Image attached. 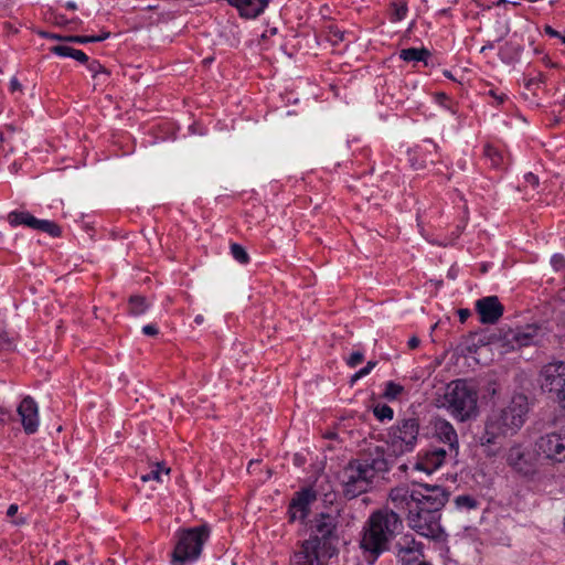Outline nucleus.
I'll use <instances>...</instances> for the list:
<instances>
[{
	"label": "nucleus",
	"mask_w": 565,
	"mask_h": 565,
	"mask_svg": "<svg viewBox=\"0 0 565 565\" xmlns=\"http://www.w3.org/2000/svg\"><path fill=\"white\" fill-rule=\"evenodd\" d=\"M416 489L396 487L390 491L394 507L405 513L407 525L422 536L439 540L444 534L441 510L449 500V491L441 486L414 482Z\"/></svg>",
	"instance_id": "1"
},
{
	"label": "nucleus",
	"mask_w": 565,
	"mask_h": 565,
	"mask_svg": "<svg viewBox=\"0 0 565 565\" xmlns=\"http://www.w3.org/2000/svg\"><path fill=\"white\" fill-rule=\"evenodd\" d=\"M527 412V397L524 394H515L505 407L488 417L483 431L477 437L478 443L486 447L488 456L498 455L505 439L521 429Z\"/></svg>",
	"instance_id": "2"
},
{
	"label": "nucleus",
	"mask_w": 565,
	"mask_h": 565,
	"mask_svg": "<svg viewBox=\"0 0 565 565\" xmlns=\"http://www.w3.org/2000/svg\"><path fill=\"white\" fill-rule=\"evenodd\" d=\"M403 529L401 516L393 510H377L373 512L365 523L360 547L365 559L373 564L379 556L390 550L391 541Z\"/></svg>",
	"instance_id": "3"
},
{
	"label": "nucleus",
	"mask_w": 565,
	"mask_h": 565,
	"mask_svg": "<svg viewBox=\"0 0 565 565\" xmlns=\"http://www.w3.org/2000/svg\"><path fill=\"white\" fill-rule=\"evenodd\" d=\"M210 534L211 527L206 523L179 530L171 555V565H186L195 562L201 556L203 545L210 539Z\"/></svg>",
	"instance_id": "4"
},
{
	"label": "nucleus",
	"mask_w": 565,
	"mask_h": 565,
	"mask_svg": "<svg viewBox=\"0 0 565 565\" xmlns=\"http://www.w3.org/2000/svg\"><path fill=\"white\" fill-rule=\"evenodd\" d=\"M441 406L455 418L465 422L477 411V393L465 381H452L446 387Z\"/></svg>",
	"instance_id": "5"
},
{
	"label": "nucleus",
	"mask_w": 565,
	"mask_h": 565,
	"mask_svg": "<svg viewBox=\"0 0 565 565\" xmlns=\"http://www.w3.org/2000/svg\"><path fill=\"white\" fill-rule=\"evenodd\" d=\"M339 547L330 543H322L317 537H309L302 541L299 548L291 556L292 565H328L337 557Z\"/></svg>",
	"instance_id": "6"
},
{
	"label": "nucleus",
	"mask_w": 565,
	"mask_h": 565,
	"mask_svg": "<svg viewBox=\"0 0 565 565\" xmlns=\"http://www.w3.org/2000/svg\"><path fill=\"white\" fill-rule=\"evenodd\" d=\"M419 424L417 418H404L387 433V451L394 455V458L412 451L417 443Z\"/></svg>",
	"instance_id": "7"
},
{
	"label": "nucleus",
	"mask_w": 565,
	"mask_h": 565,
	"mask_svg": "<svg viewBox=\"0 0 565 565\" xmlns=\"http://www.w3.org/2000/svg\"><path fill=\"white\" fill-rule=\"evenodd\" d=\"M373 479L374 476L363 468L360 461L350 460L343 468L341 477L343 495L351 500L365 493L371 488Z\"/></svg>",
	"instance_id": "8"
},
{
	"label": "nucleus",
	"mask_w": 565,
	"mask_h": 565,
	"mask_svg": "<svg viewBox=\"0 0 565 565\" xmlns=\"http://www.w3.org/2000/svg\"><path fill=\"white\" fill-rule=\"evenodd\" d=\"M534 451L537 457L551 463L565 462V437L562 434L548 433L536 439Z\"/></svg>",
	"instance_id": "9"
},
{
	"label": "nucleus",
	"mask_w": 565,
	"mask_h": 565,
	"mask_svg": "<svg viewBox=\"0 0 565 565\" xmlns=\"http://www.w3.org/2000/svg\"><path fill=\"white\" fill-rule=\"evenodd\" d=\"M339 516L329 513H319L311 521V534L309 537H317L322 543L339 545L338 534Z\"/></svg>",
	"instance_id": "10"
},
{
	"label": "nucleus",
	"mask_w": 565,
	"mask_h": 565,
	"mask_svg": "<svg viewBox=\"0 0 565 565\" xmlns=\"http://www.w3.org/2000/svg\"><path fill=\"white\" fill-rule=\"evenodd\" d=\"M541 386L545 391L555 393L565 409V363L544 366Z\"/></svg>",
	"instance_id": "11"
},
{
	"label": "nucleus",
	"mask_w": 565,
	"mask_h": 565,
	"mask_svg": "<svg viewBox=\"0 0 565 565\" xmlns=\"http://www.w3.org/2000/svg\"><path fill=\"white\" fill-rule=\"evenodd\" d=\"M543 335L542 328L537 324H527L516 329H507L505 345L510 350L521 349L537 343Z\"/></svg>",
	"instance_id": "12"
},
{
	"label": "nucleus",
	"mask_w": 565,
	"mask_h": 565,
	"mask_svg": "<svg viewBox=\"0 0 565 565\" xmlns=\"http://www.w3.org/2000/svg\"><path fill=\"white\" fill-rule=\"evenodd\" d=\"M394 455L388 451L387 455L383 447L375 446L365 449L356 461H360L362 467L370 470L371 475L375 477L376 472H386L390 470Z\"/></svg>",
	"instance_id": "13"
},
{
	"label": "nucleus",
	"mask_w": 565,
	"mask_h": 565,
	"mask_svg": "<svg viewBox=\"0 0 565 565\" xmlns=\"http://www.w3.org/2000/svg\"><path fill=\"white\" fill-rule=\"evenodd\" d=\"M8 221L12 226L25 225L33 230L47 233L52 237L61 235V227L52 221L39 220L29 212L13 211L8 215Z\"/></svg>",
	"instance_id": "14"
},
{
	"label": "nucleus",
	"mask_w": 565,
	"mask_h": 565,
	"mask_svg": "<svg viewBox=\"0 0 565 565\" xmlns=\"http://www.w3.org/2000/svg\"><path fill=\"white\" fill-rule=\"evenodd\" d=\"M397 556L406 565H430L426 561H419L423 557V545L416 542L414 536L404 535L394 545Z\"/></svg>",
	"instance_id": "15"
},
{
	"label": "nucleus",
	"mask_w": 565,
	"mask_h": 565,
	"mask_svg": "<svg viewBox=\"0 0 565 565\" xmlns=\"http://www.w3.org/2000/svg\"><path fill=\"white\" fill-rule=\"evenodd\" d=\"M316 492L310 488H305L296 492L288 510L290 522L305 520L309 513V505L316 500Z\"/></svg>",
	"instance_id": "16"
},
{
	"label": "nucleus",
	"mask_w": 565,
	"mask_h": 565,
	"mask_svg": "<svg viewBox=\"0 0 565 565\" xmlns=\"http://www.w3.org/2000/svg\"><path fill=\"white\" fill-rule=\"evenodd\" d=\"M476 310L482 323L493 324L502 317L504 308L498 297L489 296L477 300Z\"/></svg>",
	"instance_id": "17"
},
{
	"label": "nucleus",
	"mask_w": 565,
	"mask_h": 565,
	"mask_svg": "<svg viewBox=\"0 0 565 565\" xmlns=\"http://www.w3.org/2000/svg\"><path fill=\"white\" fill-rule=\"evenodd\" d=\"M18 414L21 417L23 429L26 434H34L39 426V412L35 401L25 396L18 406Z\"/></svg>",
	"instance_id": "18"
},
{
	"label": "nucleus",
	"mask_w": 565,
	"mask_h": 565,
	"mask_svg": "<svg viewBox=\"0 0 565 565\" xmlns=\"http://www.w3.org/2000/svg\"><path fill=\"white\" fill-rule=\"evenodd\" d=\"M507 461L510 467L524 477H531L536 472L534 463L529 460L519 445L509 449Z\"/></svg>",
	"instance_id": "19"
},
{
	"label": "nucleus",
	"mask_w": 565,
	"mask_h": 565,
	"mask_svg": "<svg viewBox=\"0 0 565 565\" xmlns=\"http://www.w3.org/2000/svg\"><path fill=\"white\" fill-rule=\"evenodd\" d=\"M447 451L440 447H434L425 452L415 463V469L431 473L437 470L445 461Z\"/></svg>",
	"instance_id": "20"
},
{
	"label": "nucleus",
	"mask_w": 565,
	"mask_h": 565,
	"mask_svg": "<svg viewBox=\"0 0 565 565\" xmlns=\"http://www.w3.org/2000/svg\"><path fill=\"white\" fill-rule=\"evenodd\" d=\"M269 0H230V4L237 8L242 17L256 18L268 6Z\"/></svg>",
	"instance_id": "21"
},
{
	"label": "nucleus",
	"mask_w": 565,
	"mask_h": 565,
	"mask_svg": "<svg viewBox=\"0 0 565 565\" xmlns=\"http://www.w3.org/2000/svg\"><path fill=\"white\" fill-rule=\"evenodd\" d=\"M505 335L507 329H499L490 333H481L478 335L477 344L479 345H497L498 349H501L503 352H508V345H505Z\"/></svg>",
	"instance_id": "22"
},
{
	"label": "nucleus",
	"mask_w": 565,
	"mask_h": 565,
	"mask_svg": "<svg viewBox=\"0 0 565 565\" xmlns=\"http://www.w3.org/2000/svg\"><path fill=\"white\" fill-rule=\"evenodd\" d=\"M431 53L425 47L416 49L409 47L404 49L399 52V57L405 62H424L427 65V58L430 57Z\"/></svg>",
	"instance_id": "23"
},
{
	"label": "nucleus",
	"mask_w": 565,
	"mask_h": 565,
	"mask_svg": "<svg viewBox=\"0 0 565 565\" xmlns=\"http://www.w3.org/2000/svg\"><path fill=\"white\" fill-rule=\"evenodd\" d=\"M51 51L56 55L72 57L81 63L88 62V56L83 51L73 49L67 45H55L51 49Z\"/></svg>",
	"instance_id": "24"
},
{
	"label": "nucleus",
	"mask_w": 565,
	"mask_h": 565,
	"mask_svg": "<svg viewBox=\"0 0 565 565\" xmlns=\"http://www.w3.org/2000/svg\"><path fill=\"white\" fill-rule=\"evenodd\" d=\"M438 436L444 443L449 445L450 449H454L457 447V445H458L457 433L449 423H447V422L440 423V425L438 426Z\"/></svg>",
	"instance_id": "25"
},
{
	"label": "nucleus",
	"mask_w": 565,
	"mask_h": 565,
	"mask_svg": "<svg viewBox=\"0 0 565 565\" xmlns=\"http://www.w3.org/2000/svg\"><path fill=\"white\" fill-rule=\"evenodd\" d=\"M150 303L146 297L140 295H134L128 300L129 313L132 316H140L147 311Z\"/></svg>",
	"instance_id": "26"
},
{
	"label": "nucleus",
	"mask_w": 565,
	"mask_h": 565,
	"mask_svg": "<svg viewBox=\"0 0 565 565\" xmlns=\"http://www.w3.org/2000/svg\"><path fill=\"white\" fill-rule=\"evenodd\" d=\"M454 502L459 510L465 511L477 510L480 505V501L470 494L458 495Z\"/></svg>",
	"instance_id": "27"
},
{
	"label": "nucleus",
	"mask_w": 565,
	"mask_h": 565,
	"mask_svg": "<svg viewBox=\"0 0 565 565\" xmlns=\"http://www.w3.org/2000/svg\"><path fill=\"white\" fill-rule=\"evenodd\" d=\"M486 157L491 161V166L493 168H503L505 167L504 157L501 151L495 149L492 146H487L484 148Z\"/></svg>",
	"instance_id": "28"
},
{
	"label": "nucleus",
	"mask_w": 565,
	"mask_h": 565,
	"mask_svg": "<svg viewBox=\"0 0 565 565\" xmlns=\"http://www.w3.org/2000/svg\"><path fill=\"white\" fill-rule=\"evenodd\" d=\"M110 35L109 32H104L103 34L100 35H90V36H87V35H66L65 38V42H71V43H90V42H99V41H104L106 39H108Z\"/></svg>",
	"instance_id": "29"
},
{
	"label": "nucleus",
	"mask_w": 565,
	"mask_h": 565,
	"mask_svg": "<svg viewBox=\"0 0 565 565\" xmlns=\"http://www.w3.org/2000/svg\"><path fill=\"white\" fill-rule=\"evenodd\" d=\"M521 51L522 47L520 44L513 42L505 43V45L501 50L503 61L509 63L515 61Z\"/></svg>",
	"instance_id": "30"
},
{
	"label": "nucleus",
	"mask_w": 565,
	"mask_h": 565,
	"mask_svg": "<svg viewBox=\"0 0 565 565\" xmlns=\"http://www.w3.org/2000/svg\"><path fill=\"white\" fill-rule=\"evenodd\" d=\"M402 393H404V386L393 381H390L385 384L383 397L388 401H393L396 399Z\"/></svg>",
	"instance_id": "31"
},
{
	"label": "nucleus",
	"mask_w": 565,
	"mask_h": 565,
	"mask_svg": "<svg viewBox=\"0 0 565 565\" xmlns=\"http://www.w3.org/2000/svg\"><path fill=\"white\" fill-rule=\"evenodd\" d=\"M373 414L379 420L392 419L394 412L393 408L386 404H377L373 408Z\"/></svg>",
	"instance_id": "32"
},
{
	"label": "nucleus",
	"mask_w": 565,
	"mask_h": 565,
	"mask_svg": "<svg viewBox=\"0 0 565 565\" xmlns=\"http://www.w3.org/2000/svg\"><path fill=\"white\" fill-rule=\"evenodd\" d=\"M231 252H232V255L233 257L241 264H247L249 262V256L247 254V252L245 250V248L237 244V243H233L231 245Z\"/></svg>",
	"instance_id": "33"
},
{
	"label": "nucleus",
	"mask_w": 565,
	"mask_h": 565,
	"mask_svg": "<svg viewBox=\"0 0 565 565\" xmlns=\"http://www.w3.org/2000/svg\"><path fill=\"white\" fill-rule=\"evenodd\" d=\"M88 70L93 73L94 78H98L99 76L108 77L109 72L96 60H93L87 65Z\"/></svg>",
	"instance_id": "34"
},
{
	"label": "nucleus",
	"mask_w": 565,
	"mask_h": 565,
	"mask_svg": "<svg viewBox=\"0 0 565 565\" xmlns=\"http://www.w3.org/2000/svg\"><path fill=\"white\" fill-rule=\"evenodd\" d=\"M393 6H394L393 20L401 21L406 15L407 7L405 3H403L401 6H397L396 3H394Z\"/></svg>",
	"instance_id": "35"
},
{
	"label": "nucleus",
	"mask_w": 565,
	"mask_h": 565,
	"mask_svg": "<svg viewBox=\"0 0 565 565\" xmlns=\"http://www.w3.org/2000/svg\"><path fill=\"white\" fill-rule=\"evenodd\" d=\"M13 339L9 338L7 333H0V350H12Z\"/></svg>",
	"instance_id": "36"
},
{
	"label": "nucleus",
	"mask_w": 565,
	"mask_h": 565,
	"mask_svg": "<svg viewBox=\"0 0 565 565\" xmlns=\"http://www.w3.org/2000/svg\"><path fill=\"white\" fill-rule=\"evenodd\" d=\"M141 480L143 482H148L150 480H156L158 482H161V470L160 469H152L149 473L143 475L141 477Z\"/></svg>",
	"instance_id": "37"
},
{
	"label": "nucleus",
	"mask_w": 565,
	"mask_h": 565,
	"mask_svg": "<svg viewBox=\"0 0 565 565\" xmlns=\"http://www.w3.org/2000/svg\"><path fill=\"white\" fill-rule=\"evenodd\" d=\"M551 264L556 270H561L565 267V257L562 254H555L551 259Z\"/></svg>",
	"instance_id": "38"
},
{
	"label": "nucleus",
	"mask_w": 565,
	"mask_h": 565,
	"mask_svg": "<svg viewBox=\"0 0 565 565\" xmlns=\"http://www.w3.org/2000/svg\"><path fill=\"white\" fill-rule=\"evenodd\" d=\"M364 359V355L363 353L356 351V352H353L349 360H348V365L351 366V367H355L358 364H360Z\"/></svg>",
	"instance_id": "39"
},
{
	"label": "nucleus",
	"mask_w": 565,
	"mask_h": 565,
	"mask_svg": "<svg viewBox=\"0 0 565 565\" xmlns=\"http://www.w3.org/2000/svg\"><path fill=\"white\" fill-rule=\"evenodd\" d=\"M142 332L146 334V335H149V337H154L158 334V329L156 328V326L153 324H148V326H145L142 328Z\"/></svg>",
	"instance_id": "40"
},
{
	"label": "nucleus",
	"mask_w": 565,
	"mask_h": 565,
	"mask_svg": "<svg viewBox=\"0 0 565 565\" xmlns=\"http://www.w3.org/2000/svg\"><path fill=\"white\" fill-rule=\"evenodd\" d=\"M376 365L375 361H369L364 367L360 370V375H367Z\"/></svg>",
	"instance_id": "41"
},
{
	"label": "nucleus",
	"mask_w": 565,
	"mask_h": 565,
	"mask_svg": "<svg viewBox=\"0 0 565 565\" xmlns=\"http://www.w3.org/2000/svg\"><path fill=\"white\" fill-rule=\"evenodd\" d=\"M539 82H541V83L544 82V76L542 73L539 74L537 78L533 77V78L526 79L525 86L527 89H530L533 85L537 84Z\"/></svg>",
	"instance_id": "42"
},
{
	"label": "nucleus",
	"mask_w": 565,
	"mask_h": 565,
	"mask_svg": "<svg viewBox=\"0 0 565 565\" xmlns=\"http://www.w3.org/2000/svg\"><path fill=\"white\" fill-rule=\"evenodd\" d=\"M471 312L469 309H459L458 316L461 323L466 322V320L470 317Z\"/></svg>",
	"instance_id": "43"
},
{
	"label": "nucleus",
	"mask_w": 565,
	"mask_h": 565,
	"mask_svg": "<svg viewBox=\"0 0 565 565\" xmlns=\"http://www.w3.org/2000/svg\"><path fill=\"white\" fill-rule=\"evenodd\" d=\"M40 34L44 38H49V39L57 40V41H64V42H65V38H66V36L60 35V34L46 33V32H40Z\"/></svg>",
	"instance_id": "44"
},
{
	"label": "nucleus",
	"mask_w": 565,
	"mask_h": 565,
	"mask_svg": "<svg viewBox=\"0 0 565 565\" xmlns=\"http://www.w3.org/2000/svg\"><path fill=\"white\" fill-rule=\"evenodd\" d=\"M525 181L531 183L532 185L539 184V178L535 174H533L532 172H529L525 174Z\"/></svg>",
	"instance_id": "45"
},
{
	"label": "nucleus",
	"mask_w": 565,
	"mask_h": 565,
	"mask_svg": "<svg viewBox=\"0 0 565 565\" xmlns=\"http://www.w3.org/2000/svg\"><path fill=\"white\" fill-rule=\"evenodd\" d=\"M544 31L546 34L553 38H561V33L554 30L551 25H545Z\"/></svg>",
	"instance_id": "46"
},
{
	"label": "nucleus",
	"mask_w": 565,
	"mask_h": 565,
	"mask_svg": "<svg viewBox=\"0 0 565 565\" xmlns=\"http://www.w3.org/2000/svg\"><path fill=\"white\" fill-rule=\"evenodd\" d=\"M419 343H420V340L414 335L408 340V348L411 350H414V349L418 348Z\"/></svg>",
	"instance_id": "47"
},
{
	"label": "nucleus",
	"mask_w": 565,
	"mask_h": 565,
	"mask_svg": "<svg viewBox=\"0 0 565 565\" xmlns=\"http://www.w3.org/2000/svg\"><path fill=\"white\" fill-rule=\"evenodd\" d=\"M10 88L12 92H15V90H21L22 89V85L20 84V82L13 77L10 82Z\"/></svg>",
	"instance_id": "48"
},
{
	"label": "nucleus",
	"mask_w": 565,
	"mask_h": 565,
	"mask_svg": "<svg viewBox=\"0 0 565 565\" xmlns=\"http://www.w3.org/2000/svg\"><path fill=\"white\" fill-rule=\"evenodd\" d=\"M153 469H160L161 472H164L166 475H169L171 469L166 467L163 462H156Z\"/></svg>",
	"instance_id": "49"
},
{
	"label": "nucleus",
	"mask_w": 565,
	"mask_h": 565,
	"mask_svg": "<svg viewBox=\"0 0 565 565\" xmlns=\"http://www.w3.org/2000/svg\"><path fill=\"white\" fill-rule=\"evenodd\" d=\"M18 509H19V508H18V505H17V504H11V505L8 508V510H7V515H8L9 518L14 516V515L17 514V512H18Z\"/></svg>",
	"instance_id": "50"
},
{
	"label": "nucleus",
	"mask_w": 565,
	"mask_h": 565,
	"mask_svg": "<svg viewBox=\"0 0 565 565\" xmlns=\"http://www.w3.org/2000/svg\"><path fill=\"white\" fill-rule=\"evenodd\" d=\"M490 94L498 100L499 104H502L505 99V95H495L493 90L490 92Z\"/></svg>",
	"instance_id": "51"
},
{
	"label": "nucleus",
	"mask_w": 565,
	"mask_h": 565,
	"mask_svg": "<svg viewBox=\"0 0 565 565\" xmlns=\"http://www.w3.org/2000/svg\"><path fill=\"white\" fill-rule=\"evenodd\" d=\"M333 36L335 38V39L333 40V42H334V43H335V42H338V41H342V40H343V33H342V32H340V31H335V32L333 33Z\"/></svg>",
	"instance_id": "52"
},
{
	"label": "nucleus",
	"mask_w": 565,
	"mask_h": 565,
	"mask_svg": "<svg viewBox=\"0 0 565 565\" xmlns=\"http://www.w3.org/2000/svg\"><path fill=\"white\" fill-rule=\"evenodd\" d=\"M436 99L437 102L441 103L443 100L447 99V96L444 93H438L436 94Z\"/></svg>",
	"instance_id": "53"
},
{
	"label": "nucleus",
	"mask_w": 565,
	"mask_h": 565,
	"mask_svg": "<svg viewBox=\"0 0 565 565\" xmlns=\"http://www.w3.org/2000/svg\"><path fill=\"white\" fill-rule=\"evenodd\" d=\"M363 377V375H360V371H358L351 379V383L353 384L359 379Z\"/></svg>",
	"instance_id": "54"
},
{
	"label": "nucleus",
	"mask_w": 565,
	"mask_h": 565,
	"mask_svg": "<svg viewBox=\"0 0 565 565\" xmlns=\"http://www.w3.org/2000/svg\"><path fill=\"white\" fill-rule=\"evenodd\" d=\"M66 8L70 9V10H76L77 9V6L75 2H67L66 3Z\"/></svg>",
	"instance_id": "55"
},
{
	"label": "nucleus",
	"mask_w": 565,
	"mask_h": 565,
	"mask_svg": "<svg viewBox=\"0 0 565 565\" xmlns=\"http://www.w3.org/2000/svg\"><path fill=\"white\" fill-rule=\"evenodd\" d=\"M491 49H493V43L489 42L487 45L481 47L480 52H484L486 50H491Z\"/></svg>",
	"instance_id": "56"
},
{
	"label": "nucleus",
	"mask_w": 565,
	"mask_h": 565,
	"mask_svg": "<svg viewBox=\"0 0 565 565\" xmlns=\"http://www.w3.org/2000/svg\"><path fill=\"white\" fill-rule=\"evenodd\" d=\"M13 523H14V524H17V525H21V524H24V523H25V520H24V519H22V518H19V519H17L15 521H13Z\"/></svg>",
	"instance_id": "57"
},
{
	"label": "nucleus",
	"mask_w": 565,
	"mask_h": 565,
	"mask_svg": "<svg viewBox=\"0 0 565 565\" xmlns=\"http://www.w3.org/2000/svg\"><path fill=\"white\" fill-rule=\"evenodd\" d=\"M198 324L202 323L203 322V317L202 316H196L195 317V320H194Z\"/></svg>",
	"instance_id": "58"
},
{
	"label": "nucleus",
	"mask_w": 565,
	"mask_h": 565,
	"mask_svg": "<svg viewBox=\"0 0 565 565\" xmlns=\"http://www.w3.org/2000/svg\"><path fill=\"white\" fill-rule=\"evenodd\" d=\"M444 75L447 77V78H450V79H455L452 74L449 72V71H445L444 72Z\"/></svg>",
	"instance_id": "59"
},
{
	"label": "nucleus",
	"mask_w": 565,
	"mask_h": 565,
	"mask_svg": "<svg viewBox=\"0 0 565 565\" xmlns=\"http://www.w3.org/2000/svg\"><path fill=\"white\" fill-rule=\"evenodd\" d=\"M54 565H68V563L64 559H61V561L56 562Z\"/></svg>",
	"instance_id": "60"
},
{
	"label": "nucleus",
	"mask_w": 565,
	"mask_h": 565,
	"mask_svg": "<svg viewBox=\"0 0 565 565\" xmlns=\"http://www.w3.org/2000/svg\"><path fill=\"white\" fill-rule=\"evenodd\" d=\"M3 415L4 412L2 411V408H0V423H3Z\"/></svg>",
	"instance_id": "61"
},
{
	"label": "nucleus",
	"mask_w": 565,
	"mask_h": 565,
	"mask_svg": "<svg viewBox=\"0 0 565 565\" xmlns=\"http://www.w3.org/2000/svg\"><path fill=\"white\" fill-rule=\"evenodd\" d=\"M398 469L402 470V471H406L407 470V466L405 463L401 465Z\"/></svg>",
	"instance_id": "62"
},
{
	"label": "nucleus",
	"mask_w": 565,
	"mask_h": 565,
	"mask_svg": "<svg viewBox=\"0 0 565 565\" xmlns=\"http://www.w3.org/2000/svg\"><path fill=\"white\" fill-rule=\"evenodd\" d=\"M545 60H546V64H548L551 67H555V66H556V64L551 63V62L547 60V57H546Z\"/></svg>",
	"instance_id": "63"
},
{
	"label": "nucleus",
	"mask_w": 565,
	"mask_h": 565,
	"mask_svg": "<svg viewBox=\"0 0 565 565\" xmlns=\"http://www.w3.org/2000/svg\"><path fill=\"white\" fill-rule=\"evenodd\" d=\"M505 2H507V0H499L497 4H498V6H499V4H503V3H505Z\"/></svg>",
	"instance_id": "64"
}]
</instances>
